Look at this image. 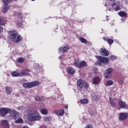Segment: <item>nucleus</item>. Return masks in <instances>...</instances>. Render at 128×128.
<instances>
[{"label": "nucleus", "instance_id": "obj_30", "mask_svg": "<svg viewBox=\"0 0 128 128\" xmlns=\"http://www.w3.org/2000/svg\"><path fill=\"white\" fill-rule=\"evenodd\" d=\"M80 40L81 42H82V44H86V42H88V41L86 40V38H80Z\"/></svg>", "mask_w": 128, "mask_h": 128}, {"label": "nucleus", "instance_id": "obj_26", "mask_svg": "<svg viewBox=\"0 0 128 128\" xmlns=\"http://www.w3.org/2000/svg\"><path fill=\"white\" fill-rule=\"evenodd\" d=\"M35 100H37V102H40L41 100H44V97L42 96H36L35 98Z\"/></svg>", "mask_w": 128, "mask_h": 128}, {"label": "nucleus", "instance_id": "obj_23", "mask_svg": "<svg viewBox=\"0 0 128 128\" xmlns=\"http://www.w3.org/2000/svg\"><path fill=\"white\" fill-rule=\"evenodd\" d=\"M106 86H110L114 84V81L112 80H108L106 82Z\"/></svg>", "mask_w": 128, "mask_h": 128}, {"label": "nucleus", "instance_id": "obj_35", "mask_svg": "<svg viewBox=\"0 0 128 128\" xmlns=\"http://www.w3.org/2000/svg\"><path fill=\"white\" fill-rule=\"evenodd\" d=\"M54 114H56L57 116H60V111L59 110H54Z\"/></svg>", "mask_w": 128, "mask_h": 128}, {"label": "nucleus", "instance_id": "obj_34", "mask_svg": "<svg viewBox=\"0 0 128 128\" xmlns=\"http://www.w3.org/2000/svg\"><path fill=\"white\" fill-rule=\"evenodd\" d=\"M110 58H111L112 60H116V58H117V57L114 56H111Z\"/></svg>", "mask_w": 128, "mask_h": 128}, {"label": "nucleus", "instance_id": "obj_12", "mask_svg": "<svg viewBox=\"0 0 128 128\" xmlns=\"http://www.w3.org/2000/svg\"><path fill=\"white\" fill-rule=\"evenodd\" d=\"M70 48L68 46H66L63 48L60 47L59 48V52H66L68 51V50H70Z\"/></svg>", "mask_w": 128, "mask_h": 128}, {"label": "nucleus", "instance_id": "obj_44", "mask_svg": "<svg viewBox=\"0 0 128 128\" xmlns=\"http://www.w3.org/2000/svg\"><path fill=\"white\" fill-rule=\"evenodd\" d=\"M16 128H20V126H16Z\"/></svg>", "mask_w": 128, "mask_h": 128}, {"label": "nucleus", "instance_id": "obj_32", "mask_svg": "<svg viewBox=\"0 0 128 128\" xmlns=\"http://www.w3.org/2000/svg\"><path fill=\"white\" fill-rule=\"evenodd\" d=\"M59 113L60 114V116H64V110L62 109L61 110H60Z\"/></svg>", "mask_w": 128, "mask_h": 128}, {"label": "nucleus", "instance_id": "obj_2", "mask_svg": "<svg viewBox=\"0 0 128 128\" xmlns=\"http://www.w3.org/2000/svg\"><path fill=\"white\" fill-rule=\"evenodd\" d=\"M9 38L12 40L14 42H20L22 40V38L20 35H18V34L16 31L11 30L10 31V33L9 34Z\"/></svg>", "mask_w": 128, "mask_h": 128}, {"label": "nucleus", "instance_id": "obj_40", "mask_svg": "<svg viewBox=\"0 0 128 128\" xmlns=\"http://www.w3.org/2000/svg\"><path fill=\"white\" fill-rule=\"evenodd\" d=\"M39 128H46V126H40Z\"/></svg>", "mask_w": 128, "mask_h": 128}, {"label": "nucleus", "instance_id": "obj_37", "mask_svg": "<svg viewBox=\"0 0 128 128\" xmlns=\"http://www.w3.org/2000/svg\"><path fill=\"white\" fill-rule=\"evenodd\" d=\"M18 62H20V63L24 62V59L22 58H20L18 60Z\"/></svg>", "mask_w": 128, "mask_h": 128}, {"label": "nucleus", "instance_id": "obj_6", "mask_svg": "<svg viewBox=\"0 0 128 128\" xmlns=\"http://www.w3.org/2000/svg\"><path fill=\"white\" fill-rule=\"evenodd\" d=\"M40 84V82L38 81L32 82H30L24 83L22 84L24 88H34V86H38Z\"/></svg>", "mask_w": 128, "mask_h": 128}, {"label": "nucleus", "instance_id": "obj_28", "mask_svg": "<svg viewBox=\"0 0 128 128\" xmlns=\"http://www.w3.org/2000/svg\"><path fill=\"white\" fill-rule=\"evenodd\" d=\"M51 120L52 117L50 116H46L44 118V120L46 122H50V120Z\"/></svg>", "mask_w": 128, "mask_h": 128}, {"label": "nucleus", "instance_id": "obj_5", "mask_svg": "<svg viewBox=\"0 0 128 128\" xmlns=\"http://www.w3.org/2000/svg\"><path fill=\"white\" fill-rule=\"evenodd\" d=\"M15 110H14L10 108H3L0 109V116H6L8 114H10V112L12 116V112Z\"/></svg>", "mask_w": 128, "mask_h": 128}, {"label": "nucleus", "instance_id": "obj_36", "mask_svg": "<svg viewBox=\"0 0 128 128\" xmlns=\"http://www.w3.org/2000/svg\"><path fill=\"white\" fill-rule=\"evenodd\" d=\"M114 10L118 12V10H120V6H117L114 8Z\"/></svg>", "mask_w": 128, "mask_h": 128}, {"label": "nucleus", "instance_id": "obj_38", "mask_svg": "<svg viewBox=\"0 0 128 128\" xmlns=\"http://www.w3.org/2000/svg\"><path fill=\"white\" fill-rule=\"evenodd\" d=\"M94 114H96V112H90V115L91 116H94Z\"/></svg>", "mask_w": 128, "mask_h": 128}, {"label": "nucleus", "instance_id": "obj_16", "mask_svg": "<svg viewBox=\"0 0 128 128\" xmlns=\"http://www.w3.org/2000/svg\"><path fill=\"white\" fill-rule=\"evenodd\" d=\"M67 72L70 74H76V70L72 68L68 67L67 68Z\"/></svg>", "mask_w": 128, "mask_h": 128}, {"label": "nucleus", "instance_id": "obj_8", "mask_svg": "<svg viewBox=\"0 0 128 128\" xmlns=\"http://www.w3.org/2000/svg\"><path fill=\"white\" fill-rule=\"evenodd\" d=\"M96 58L99 62V66L100 65V64H108V59L106 57L96 56Z\"/></svg>", "mask_w": 128, "mask_h": 128}, {"label": "nucleus", "instance_id": "obj_20", "mask_svg": "<svg viewBox=\"0 0 128 128\" xmlns=\"http://www.w3.org/2000/svg\"><path fill=\"white\" fill-rule=\"evenodd\" d=\"M5 89H6V94H12V90L10 87L6 86L5 88Z\"/></svg>", "mask_w": 128, "mask_h": 128}, {"label": "nucleus", "instance_id": "obj_24", "mask_svg": "<svg viewBox=\"0 0 128 128\" xmlns=\"http://www.w3.org/2000/svg\"><path fill=\"white\" fill-rule=\"evenodd\" d=\"M86 66V63L84 61H82L80 64V68H84Z\"/></svg>", "mask_w": 128, "mask_h": 128}, {"label": "nucleus", "instance_id": "obj_41", "mask_svg": "<svg viewBox=\"0 0 128 128\" xmlns=\"http://www.w3.org/2000/svg\"><path fill=\"white\" fill-rule=\"evenodd\" d=\"M68 108V105H65V108Z\"/></svg>", "mask_w": 128, "mask_h": 128}, {"label": "nucleus", "instance_id": "obj_3", "mask_svg": "<svg viewBox=\"0 0 128 128\" xmlns=\"http://www.w3.org/2000/svg\"><path fill=\"white\" fill-rule=\"evenodd\" d=\"M88 88V84L86 82L79 79L77 82V90L78 92H82V88Z\"/></svg>", "mask_w": 128, "mask_h": 128}, {"label": "nucleus", "instance_id": "obj_25", "mask_svg": "<svg viewBox=\"0 0 128 128\" xmlns=\"http://www.w3.org/2000/svg\"><path fill=\"white\" fill-rule=\"evenodd\" d=\"M109 100H110V104L112 106H116V103L114 102V100H112V97H110Z\"/></svg>", "mask_w": 128, "mask_h": 128}, {"label": "nucleus", "instance_id": "obj_7", "mask_svg": "<svg viewBox=\"0 0 128 128\" xmlns=\"http://www.w3.org/2000/svg\"><path fill=\"white\" fill-rule=\"evenodd\" d=\"M30 71L28 70H22L21 72H12L11 74L12 76L17 77V76H24L26 74H28Z\"/></svg>", "mask_w": 128, "mask_h": 128}, {"label": "nucleus", "instance_id": "obj_31", "mask_svg": "<svg viewBox=\"0 0 128 128\" xmlns=\"http://www.w3.org/2000/svg\"><path fill=\"white\" fill-rule=\"evenodd\" d=\"M17 26H19V28H22V22L18 20L17 21Z\"/></svg>", "mask_w": 128, "mask_h": 128}, {"label": "nucleus", "instance_id": "obj_15", "mask_svg": "<svg viewBox=\"0 0 128 128\" xmlns=\"http://www.w3.org/2000/svg\"><path fill=\"white\" fill-rule=\"evenodd\" d=\"M100 82V78L99 77H94L92 80V82L94 84H99V82Z\"/></svg>", "mask_w": 128, "mask_h": 128}, {"label": "nucleus", "instance_id": "obj_14", "mask_svg": "<svg viewBox=\"0 0 128 128\" xmlns=\"http://www.w3.org/2000/svg\"><path fill=\"white\" fill-rule=\"evenodd\" d=\"M119 104L122 108L126 109L128 108V104L122 100H119Z\"/></svg>", "mask_w": 128, "mask_h": 128}, {"label": "nucleus", "instance_id": "obj_42", "mask_svg": "<svg viewBox=\"0 0 128 128\" xmlns=\"http://www.w3.org/2000/svg\"><path fill=\"white\" fill-rule=\"evenodd\" d=\"M116 6V3H113L111 6Z\"/></svg>", "mask_w": 128, "mask_h": 128}, {"label": "nucleus", "instance_id": "obj_19", "mask_svg": "<svg viewBox=\"0 0 128 128\" xmlns=\"http://www.w3.org/2000/svg\"><path fill=\"white\" fill-rule=\"evenodd\" d=\"M104 40H106V42H108L109 44H114V40L112 39H108V38H104Z\"/></svg>", "mask_w": 128, "mask_h": 128}, {"label": "nucleus", "instance_id": "obj_39", "mask_svg": "<svg viewBox=\"0 0 128 128\" xmlns=\"http://www.w3.org/2000/svg\"><path fill=\"white\" fill-rule=\"evenodd\" d=\"M4 30V28L2 27V26H0V34L1 32H2Z\"/></svg>", "mask_w": 128, "mask_h": 128}, {"label": "nucleus", "instance_id": "obj_43", "mask_svg": "<svg viewBox=\"0 0 128 128\" xmlns=\"http://www.w3.org/2000/svg\"><path fill=\"white\" fill-rule=\"evenodd\" d=\"M23 128H28V126H23Z\"/></svg>", "mask_w": 128, "mask_h": 128}, {"label": "nucleus", "instance_id": "obj_11", "mask_svg": "<svg viewBox=\"0 0 128 128\" xmlns=\"http://www.w3.org/2000/svg\"><path fill=\"white\" fill-rule=\"evenodd\" d=\"M128 116V113H119V120H124Z\"/></svg>", "mask_w": 128, "mask_h": 128}, {"label": "nucleus", "instance_id": "obj_33", "mask_svg": "<svg viewBox=\"0 0 128 128\" xmlns=\"http://www.w3.org/2000/svg\"><path fill=\"white\" fill-rule=\"evenodd\" d=\"M74 66H76V68H80V64H78V61L76 60L75 61Z\"/></svg>", "mask_w": 128, "mask_h": 128}, {"label": "nucleus", "instance_id": "obj_21", "mask_svg": "<svg viewBox=\"0 0 128 128\" xmlns=\"http://www.w3.org/2000/svg\"><path fill=\"white\" fill-rule=\"evenodd\" d=\"M118 14L120 16H124V18H128V14L124 12H120Z\"/></svg>", "mask_w": 128, "mask_h": 128}, {"label": "nucleus", "instance_id": "obj_46", "mask_svg": "<svg viewBox=\"0 0 128 128\" xmlns=\"http://www.w3.org/2000/svg\"><path fill=\"white\" fill-rule=\"evenodd\" d=\"M61 58H62V56L59 57V59L60 60Z\"/></svg>", "mask_w": 128, "mask_h": 128}, {"label": "nucleus", "instance_id": "obj_27", "mask_svg": "<svg viewBox=\"0 0 128 128\" xmlns=\"http://www.w3.org/2000/svg\"><path fill=\"white\" fill-rule=\"evenodd\" d=\"M40 112L42 114H48V110L44 108L40 110Z\"/></svg>", "mask_w": 128, "mask_h": 128}, {"label": "nucleus", "instance_id": "obj_4", "mask_svg": "<svg viewBox=\"0 0 128 128\" xmlns=\"http://www.w3.org/2000/svg\"><path fill=\"white\" fill-rule=\"evenodd\" d=\"M11 116L12 118L15 120L16 124H22L24 122V120L20 118V115L16 110L12 111V116Z\"/></svg>", "mask_w": 128, "mask_h": 128}, {"label": "nucleus", "instance_id": "obj_47", "mask_svg": "<svg viewBox=\"0 0 128 128\" xmlns=\"http://www.w3.org/2000/svg\"><path fill=\"white\" fill-rule=\"evenodd\" d=\"M111 2H114V0H110Z\"/></svg>", "mask_w": 128, "mask_h": 128}, {"label": "nucleus", "instance_id": "obj_1", "mask_svg": "<svg viewBox=\"0 0 128 128\" xmlns=\"http://www.w3.org/2000/svg\"><path fill=\"white\" fill-rule=\"evenodd\" d=\"M28 118L29 122H36L40 120V116L37 111L34 110H28Z\"/></svg>", "mask_w": 128, "mask_h": 128}, {"label": "nucleus", "instance_id": "obj_13", "mask_svg": "<svg viewBox=\"0 0 128 128\" xmlns=\"http://www.w3.org/2000/svg\"><path fill=\"white\" fill-rule=\"evenodd\" d=\"M1 124L2 125L4 128H10V124L6 120H2L1 121Z\"/></svg>", "mask_w": 128, "mask_h": 128}, {"label": "nucleus", "instance_id": "obj_48", "mask_svg": "<svg viewBox=\"0 0 128 128\" xmlns=\"http://www.w3.org/2000/svg\"><path fill=\"white\" fill-rule=\"evenodd\" d=\"M32 0L34 2V1L35 0Z\"/></svg>", "mask_w": 128, "mask_h": 128}, {"label": "nucleus", "instance_id": "obj_10", "mask_svg": "<svg viewBox=\"0 0 128 128\" xmlns=\"http://www.w3.org/2000/svg\"><path fill=\"white\" fill-rule=\"evenodd\" d=\"M100 52L101 56H108L110 54V53L108 52V50L106 49L101 48Z\"/></svg>", "mask_w": 128, "mask_h": 128}, {"label": "nucleus", "instance_id": "obj_18", "mask_svg": "<svg viewBox=\"0 0 128 128\" xmlns=\"http://www.w3.org/2000/svg\"><path fill=\"white\" fill-rule=\"evenodd\" d=\"M6 24V20L2 17H0V24L1 26H4Z\"/></svg>", "mask_w": 128, "mask_h": 128}, {"label": "nucleus", "instance_id": "obj_9", "mask_svg": "<svg viewBox=\"0 0 128 128\" xmlns=\"http://www.w3.org/2000/svg\"><path fill=\"white\" fill-rule=\"evenodd\" d=\"M112 68H108L104 72V76L105 78H110L112 76Z\"/></svg>", "mask_w": 128, "mask_h": 128}, {"label": "nucleus", "instance_id": "obj_45", "mask_svg": "<svg viewBox=\"0 0 128 128\" xmlns=\"http://www.w3.org/2000/svg\"><path fill=\"white\" fill-rule=\"evenodd\" d=\"M108 10H110V11L112 10V8H109V9L108 8Z\"/></svg>", "mask_w": 128, "mask_h": 128}, {"label": "nucleus", "instance_id": "obj_22", "mask_svg": "<svg viewBox=\"0 0 128 128\" xmlns=\"http://www.w3.org/2000/svg\"><path fill=\"white\" fill-rule=\"evenodd\" d=\"M80 102L82 104H88V99H82L80 100Z\"/></svg>", "mask_w": 128, "mask_h": 128}, {"label": "nucleus", "instance_id": "obj_49", "mask_svg": "<svg viewBox=\"0 0 128 128\" xmlns=\"http://www.w3.org/2000/svg\"><path fill=\"white\" fill-rule=\"evenodd\" d=\"M106 18H108V16H106Z\"/></svg>", "mask_w": 128, "mask_h": 128}, {"label": "nucleus", "instance_id": "obj_17", "mask_svg": "<svg viewBox=\"0 0 128 128\" xmlns=\"http://www.w3.org/2000/svg\"><path fill=\"white\" fill-rule=\"evenodd\" d=\"M8 10H10V6L4 5V6L2 10V12L3 14H6V12H8Z\"/></svg>", "mask_w": 128, "mask_h": 128}, {"label": "nucleus", "instance_id": "obj_29", "mask_svg": "<svg viewBox=\"0 0 128 128\" xmlns=\"http://www.w3.org/2000/svg\"><path fill=\"white\" fill-rule=\"evenodd\" d=\"M10 2V0H3V4L4 6H8Z\"/></svg>", "mask_w": 128, "mask_h": 128}]
</instances>
